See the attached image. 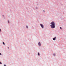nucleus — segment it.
<instances>
[{"instance_id": "obj_1", "label": "nucleus", "mask_w": 66, "mask_h": 66, "mask_svg": "<svg viewBox=\"0 0 66 66\" xmlns=\"http://www.w3.org/2000/svg\"><path fill=\"white\" fill-rule=\"evenodd\" d=\"M50 24H51L50 25V26L52 29H54L55 28V22L54 21H52L50 23Z\"/></svg>"}, {"instance_id": "obj_2", "label": "nucleus", "mask_w": 66, "mask_h": 66, "mask_svg": "<svg viewBox=\"0 0 66 66\" xmlns=\"http://www.w3.org/2000/svg\"><path fill=\"white\" fill-rule=\"evenodd\" d=\"M40 26L41 27L42 29H44V26L43 24L40 23Z\"/></svg>"}, {"instance_id": "obj_3", "label": "nucleus", "mask_w": 66, "mask_h": 66, "mask_svg": "<svg viewBox=\"0 0 66 66\" xmlns=\"http://www.w3.org/2000/svg\"><path fill=\"white\" fill-rule=\"evenodd\" d=\"M38 45L39 46V47L41 46V43H40V42H38Z\"/></svg>"}, {"instance_id": "obj_4", "label": "nucleus", "mask_w": 66, "mask_h": 66, "mask_svg": "<svg viewBox=\"0 0 66 66\" xmlns=\"http://www.w3.org/2000/svg\"><path fill=\"white\" fill-rule=\"evenodd\" d=\"M56 39V37H55L53 38V40H55Z\"/></svg>"}, {"instance_id": "obj_5", "label": "nucleus", "mask_w": 66, "mask_h": 66, "mask_svg": "<svg viewBox=\"0 0 66 66\" xmlns=\"http://www.w3.org/2000/svg\"><path fill=\"white\" fill-rule=\"evenodd\" d=\"M53 55L54 56H55V55H56V54L55 53H54L53 54Z\"/></svg>"}, {"instance_id": "obj_6", "label": "nucleus", "mask_w": 66, "mask_h": 66, "mask_svg": "<svg viewBox=\"0 0 66 66\" xmlns=\"http://www.w3.org/2000/svg\"><path fill=\"white\" fill-rule=\"evenodd\" d=\"M38 56H40V54L39 53V52H38Z\"/></svg>"}, {"instance_id": "obj_7", "label": "nucleus", "mask_w": 66, "mask_h": 66, "mask_svg": "<svg viewBox=\"0 0 66 66\" xmlns=\"http://www.w3.org/2000/svg\"><path fill=\"white\" fill-rule=\"evenodd\" d=\"M26 28L27 29H29V27L28 26L26 25Z\"/></svg>"}, {"instance_id": "obj_8", "label": "nucleus", "mask_w": 66, "mask_h": 66, "mask_svg": "<svg viewBox=\"0 0 66 66\" xmlns=\"http://www.w3.org/2000/svg\"><path fill=\"white\" fill-rule=\"evenodd\" d=\"M36 10L38 9V7H36Z\"/></svg>"}, {"instance_id": "obj_9", "label": "nucleus", "mask_w": 66, "mask_h": 66, "mask_svg": "<svg viewBox=\"0 0 66 66\" xmlns=\"http://www.w3.org/2000/svg\"><path fill=\"white\" fill-rule=\"evenodd\" d=\"M3 45H5V43H4V42H3Z\"/></svg>"}, {"instance_id": "obj_10", "label": "nucleus", "mask_w": 66, "mask_h": 66, "mask_svg": "<svg viewBox=\"0 0 66 66\" xmlns=\"http://www.w3.org/2000/svg\"><path fill=\"white\" fill-rule=\"evenodd\" d=\"M8 23H10V21L9 20L8 21Z\"/></svg>"}, {"instance_id": "obj_11", "label": "nucleus", "mask_w": 66, "mask_h": 66, "mask_svg": "<svg viewBox=\"0 0 66 66\" xmlns=\"http://www.w3.org/2000/svg\"><path fill=\"white\" fill-rule=\"evenodd\" d=\"M0 64H2V63H1V62H0Z\"/></svg>"}, {"instance_id": "obj_12", "label": "nucleus", "mask_w": 66, "mask_h": 66, "mask_svg": "<svg viewBox=\"0 0 66 66\" xmlns=\"http://www.w3.org/2000/svg\"><path fill=\"white\" fill-rule=\"evenodd\" d=\"M2 16H3V17H4V15H2Z\"/></svg>"}, {"instance_id": "obj_13", "label": "nucleus", "mask_w": 66, "mask_h": 66, "mask_svg": "<svg viewBox=\"0 0 66 66\" xmlns=\"http://www.w3.org/2000/svg\"><path fill=\"white\" fill-rule=\"evenodd\" d=\"M60 29H62V27H60Z\"/></svg>"}, {"instance_id": "obj_14", "label": "nucleus", "mask_w": 66, "mask_h": 66, "mask_svg": "<svg viewBox=\"0 0 66 66\" xmlns=\"http://www.w3.org/2000/svg\"><path fill=\"white\" fill-rule=\"evenodd\" d=\"M0 54L1 55H2V54H1V53H0Z\"/></svg>"}, {"instance_id": "obj_15", "label": "nucleus", "mask_w": 66, "mask_h": 66, "mask_svg": "<svg viewBox=\"0 0 66 66\" xmlns=\"http://www.w3.org/2000/svg\"><path fill=\"white\" fill-rule=\"evenodd\" d=\"M4 66H6V64H4Z\"/></svg>"}, {"instance_id": "obj_16", "label": "nucleus", "mask_w": 66, "mask_h": 66, "mask_svg": "<svg viewBox=\"0 0 66 66\" xmlns=\"http://www.w3.org/2000/svg\"><path fill=\"white\" fill-rule=\"evenodd\" d=\"M1 29H0V32H1Z\"/></svg>"}, {"instance_id": "obj_17", "label": "nucleus", "mask_w": 66, "mask_h": 66, "mask_svg": "<svg viewBox=\"0 0 66 66\" xmlns=\"http://www.w3.org/2000/svg\"><path fill=\"white\" fill-rule=\"evenodd\" d=\"M43 12H45V10H43Z\"/></svg>"}, {"instance_id": "obj_18", "label": "nucleus", "mask_w": 66, "mask_h": 66, "mask_svg": "<svg viewBox=\"0 0 66 66\" xmlns=\"http://www.w3.org/2000/svg\"><path fill=\"white\" fill-rule=\"evenodd\" d=\"M8 49H9V47H8Z\"/></svg>"}]
</instances>
